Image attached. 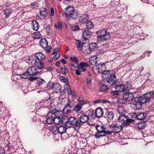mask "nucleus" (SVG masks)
<instances>
[{
    "mask_svg": "<svg viewBox=\"0 0 154 154\" xmlns=\"http://www.w3.org/2000/svg\"><path fill=\"white\" fill-rule=\"evenodd\" d=\"M117 111L120 115L121 114H123L125 112V110L123 107L119 106L117 108Z\"/></svg>",
    "mask_w": 154,
    "mask_h": 154,
    "instance_id": "a18cd8bd",
    "label": "nucleus"
},
{
    "mask_svg": "<svg viewBox=\"0 0 154 154\" xmlns=\"http://www.w3.org/2000/svg\"><path fill=\"white\" fill-rule=\"evenodd\" d=\"M98 48L97 45L96 43H91L89 45V49L90 51H94Z\"/></svg>",
    "mask_w": 154,
    "mask_h": 154,
    "instance_id": "a878e982",
    "label": "nucleus"
},
{
    "mask_svg": "<svg viewBox=\"0 0 154 154\" xmlns=\"http://www.w3.org/2000/svg\"><path fill=\"white\" fill-rule=\"evenodd\" d=\"M127 92L126 91V93H125L123 95L124 100L128 101L131 100L132 101L134 100L135 97H134L133 94L132 93Z\"/></svg>",
    "mask_w": 154,
    "mask_h": 154,
    "instance_id": "dca6fc26",
    "label": "nucleus"
},
{
    "mask_svg": "<svg viewBox=\"0 0 154 154\" xmlns=\"http://www.w3.org/2000/svg\"><path fill=\"white\" fill-rule=\"evenodd\" d=\"M119 91L116 90V91H112L111 92V94L113 95H119Z\"/></svg>",
    "mask_w": 154,
    "mask_h": 154,
    "instance_id": "6e6d98bb",
    "label": "nucleus"
},
{
    "mask_svg": "<svg viewBox=\"0 0 154 154\" xmlns=\"http://www.w3.org/2000/svg\"><path fill=\"white\" fill-rule=\"evenodd\" d=\"M39 43L41 47L44 48H46L48 47V42L45 39H41Z\"/></svg>",
    "mask_w": 154,
    "mask_h": 154,
    "instance_id": "393cba45",
    "label": "nucleus"
},
{
    "mask_svg": "<svg viewBox=\"0 0 154 154\" xmlns=\"http://www.w3.org/2000/svg\"><path fill=\"white\" fill-rule=\"evenodd\" d=\"M26 61L27 63H28L29 64H31L32 66H30V67H34V66L37 65V62L36 60L32 57H29L27 60Z\"/></svg>",
    "mask_w": 154,
    "mask_h": 154,
    "instance_id": "412c9836",
    "label": "nucleus"
},
{
    "mask_svg": "<svg viewBox=\"0 0 154 154\" xmlns=\"http://www.w3.org/2000/svg\"><path fill=\"white\" fill-rule=\"evenodd\" d=\"M60 54L59 53H57L56 55L54 56L53 59L55 60H56L58 59L60 57Z\"/></svg>",
    "mask_w": 154,
    "mask_h": 154,
    "instance_id": "4d7b16f0",
    "label": "nucleus"
},
{
    "mask_svg": "<svg viewBox=\"0 0 154 154\" xmlns=\"http://www.w3.org/2000/svg\"><path fill=\"white\" fill-rule=\"evenodd\" d=\"M50 111L48 113L46 117L45 122L48 125H51L53 123L54 119L55 118L57 115H58L60 113V111L57 109L50 108Z\"/></svg>",
    "mask_w": 154,
    "mask_h": 154,
    "instance_id": "f03ea898",
    "label": "nucleus"
},
{
    "mask_svg": "<svg viewBox=\"0 0 154 154\" xmlns=\"http://www.w3.org/2000/svg\"><path fill=\"white\" fill-rule=\"evenodd\" d=\"M89 119L88 116L85 114L81 115L79 117V121L81 124L88 122Z\"/></svg>",
    "mask_w": 154,
    "mask_h": 154,
    "instance_id": "5701e85b",
    "label": "nucleus"
},
{
    "mask_svg": "<svg viewBox=\"0 0 154 154\" xmlns=\"http://www.w3.org/2000/svg\"><path fill=\"white\" fill-rule=\"evenodd\" d=\"M154 93L152 91H148L143 96L140 97L143 99L144 102L146 103L148 102L150 100L152 97L154 95Z\"/></svg>",
    "mask_w": 154,
    "mask_h": 154,
    "instance_id": "f8f14e48",
    "label": "nucleus"
},
{
    "mask_svg": "<svg viewBox=\"0 0 154 154\" xmlns=\"http://www.w3.org/2000/svg\"><path fill=\"white\" fill-rule=\"evenodd\" d=\"M60 72L59 71V70L58 69H56V71L58 73L64 75L66 74L68 72L67 68H60Z\"/></svg>",
    "mask_w": 154,
    "mask_h": 154,
    "instance_id": "c9c22d12",
    "label": "nucleus"
},
{
    "mask_svg": "<svg viewBox=\"0 0 154 154\" xmlns=\"http://www.w3.org/2000/svg\"><path fill=\"white\" fill-rule=\"evenodd\" d=\"M64 87L65 90L67 92L71 90L70 85L68 82L66 83V84L64 85Z\"/></svg>",
    "mask_w": 154,
    "mask_h": 154,
    "instance_id": "49530a36",
    "label": "nucleus"
},
{
    "mask_svg": "<svg viewBox=\"0 0 154 154\" xmlns=\"http://www.w3.org/2000/svg\"><path fill=\"white\" fill-rule=\"evenodd\" d=\"M36 83L39 86H40L43 84L45 83V82L43 79H40L37 80Z\"/></svg>",
    "mask_w": 154,
    "mask_h": 154,
    "instance_id": "de8ad7c7",
    "label": "nucleus"
},
{
    "mask_svg": "<svg viewBox=\"0 0 154 154\" xmlns=\"http://www.w3.org/2000/svg\"><path fill=\"white\" fill-rule=\"evenodd\" d=\"M93 70H96L98 72L103 73L105 69V68H92Z\"/></svg>",
    "mask_w": 154,
    "mask_h": 154,
    "instance_id": "c03bdc74",
    "label": "nucleus"
},
{
    "mask_svg": "<svg viewBox=\"0 0 154 154\" xmlns=\"http://www.w3.org/2000/svg\"><path fill=\"white\" fill-rule=\"evenodd\" d=\"M58 127L57 126H54L52 127L51 129L52 131L54 132H56L57 131L58 132Z\"/></svg>",
    "mask_w": 154,
    "mask_h": 154,
    "instance_id": "864d4df0",
    "label": "nucleus"
},
{
    "mask_svg": "<svg viewBox=\"0 0 154 154\" xmlns=\"http://www.w3.org/2000/svg\"><path fill=\"white\" fill-rule=\"evenodd\" d=\"M70 60L73 61L75 63L77 64L78 63V60L75 57H71L70 58Z\"/></svg>",
    "mask_w": 154,
    "mask_h": 154,
    "instance_id": "3c124183",
    "label": "nucleus"
},
{
    "mask_svg": "<svg viewBox=\"0 0 154 154\" xmlns=\"http://www.w3.org/2000/svg\"><path fill=\"white\" fill-rule=\"evenodd\" d=\"M99 90L100 92H104L109 90L108 86L103 84L102 82L98 84Z\"/></svg>",
    "mask_w": 154,
    "mask_h": 154,
    "instance_id": "4be33fe9",
    "label": "nucleus"
},
{
    "mask_svg": "<svg viewBox=\"0 0 154 154\" xmlns=\"http://www.w3.org/2000/svg\"><path fill=\"white\" fill-rule=\"evenodd\" d=\"M98 35L97 40L100 42H104L110 38L109 33L106 32V29H102L97 31Z\"/></svg>",
    "mask_w": 154,
    "mask_h": 154,
    "instance_id": "20e7f679",
    "label": "nucleus"
},
{
    "mask_svg": "<svg viewBox=\"0 0 154 154\" xmlns=\"http://www.w3.org/2000/svg\"><path fill=\"white\" fill-rule=\"evenodd\" d=\"M87 28L88 29H90L93 28L94 25L91 21H88L86 23Z\"/></svg>",
    "mask_w": 154,
    "mask_h": 154,
    "instance_id": "ea45409f",
    "label": "nucleus"
},
{
    "mask_svg": "<svg viewBox=\"0 0 154 154\" xmlns=\"http://www.w3.org/2000/svg\"><path fill=\"white\" fill-rule=\"evenodd\" d=\"M145 103L140 97H136L131 101V106L134 109H140L142 106V104Z\"/></svg>",
    "mask_w": 154,
    "mask_h": 154,
    "instance_id": "39448f33",
    "label": "nucleus"
},
{
    "mask_svg": "<svg viewBox=\"0 0 154 154\" xmlns=\"http://www.w3.org/2000/svg\"><path fill=\"white\" fill-rule=\"evenodd\" d=\"M58 132L62 134L65 132L66 130V128L63 125H61L58 127Z\"/></svg>",
    "mask_w": 154,
    "mask_h": 154,
    "instance_id": "72a5a7b5",
    "label": "nucleus"
},
{
    "mask_svg": "<svg viewBox=\"0 0 154 154\" xmlns=\"http://www.w3.org/2000/svg\"><path fill=\"white\" fill-rule=\"evenodd\" d=\"M43 68H29L25 72L20 75L21 78L26 79L29 78L30 75L37 76L41 72V69Z\"/></svg>",
    "mask_w": 154,
    "mask_h": 154,
    "instance_id": "f257e3e1",
    "label": "nucleus"
},
{
    "mask_svg": "<svg viewBox=\"0 0 154 154\" xmlns=\"http://www.w3.org/2000/svg\"><path fill=\"white\" fill-rule=\"evenodd\" d=\"M96 128L97 131L95 133L94 136L96 138H100L106 134L110 135L112 133V131L106 130L103 125H97L96 126Z\"/></svg>",
    "mask_w": 154,
    "mask_h": 154,
    "instance_id": "7ed1b4c3",
    "label": "nucleus"
},
{
    "mask_svg": "<svg viewBox=\"0 0 154 154\" xmlns=\"http://www.w3.org/2000/svg\"><path fill=\"white\" fill-rule=\"evenodd\" d=\"M146 114L144 112H140L137 115L136 117L139 120H142L145 119Z\"/></svg>",
    "mask_w": 154,
    "mask_h": 154,
    "instance_id": "c85d7f7f",
    "label": "nucleus"
},
{
    "mask_svg": "<svg viewBox=\"0 0 154 154\" xmlns=\"http://www.w3.org/2000/svg\"><path fill=\"white\" fill-rule=\"evenodd\" d=\"M58 115H56L55 118L54 119L53 123H54L56 125H59L61 124L63 122L60 117Z\"/></svg>",
    "mask_w": 154,
    "mask_h": 154,
    "instance_id": "bb28decb",
    "label": "nucleus"
},
{
    "mask_svg": "<svg viewBox=\"0 0 154 154\" xmlns=\"http://www.w3.org/2000/svg\"><path fill=\"white\" fill-rule=\"evenodd\" d=\"M72 106L71 104L69 103L66 104L63 107V111L68 112L70 110Z\"/></svg>",
    "mask_w": 154,
    "mask_h": 154,
    "instance_id": "2f4dec72",
    "label": "nucleus"
},
{
    "mask_svg": "<svg viewBox=\"0 0 154 154\" xmlns=\"http://www.w3.org/2000/svg\"><path fill=\"white\" fill-rule=\"evenodd\" d=\"M37 79V78L36 77H29V80L30 81H33L34 80H36V79Z\"/></svg>",
    "mask_w": 154,
    "mask_h": 154,
    "instance_id": "0e129e2a",
    "label": "nucleus"
},
{
    "mask_svg": "<svg viewBox=\"0 0 154 154\" xmlns=\"http://www.w3.org/2000/svg\"><path fill=\"white\" fill-rule=\"evenodd\" d=\"M137 127L140 129L144 128L145 127V123L143 122H141L137 124Z\"/></svg>",
    "mask_w": 154,
    "mask_h": 154,
    "instance_id": "a19ab883",
    "label": "nucleus"
},
{
    "mask_svg": "<svg viewBox=\"0 0 154 154\" xmlns=\"http://www.w3.org/2000/svg\"><path fill=\"white\" fill-rule=\"evenodd\" d=\"M59 51L60 49L58 48L54 49V51L52 54H54L59 52Z\"/></svg>",
    "mask_w": 154,
    "mask_h": 154,
    "instance_id": "13d9d810",
    "label": "nucleus"
},
{
    "mask_svg": "<svg viewBox=\"0 0 154 154\" xmlns=\"http://www.w3.org/2000/svg\"><path fill=\"white\" fill-rule=\"evenodd\" d=\"M40 14L43 17H46L47 15V10L45 8H42L40 10Z\"/></svg>",
    "mask_w": 154,
    "mask_h": 154,
    "instance_id": "e433bc0d",
    "label": "nucleus"
},
{
    "mask_svg": "<svg viewBox=\"0 0 154 154\" xmlns=\"http://www.w3.org/2000/svg\"><path fill=\"white\" fill-rule=\"evenodd\" d=\"M86 70V68H78L75 70V73L77 75H80L81 72H83Z\"/></svg>",
    "mask_w": 154,
    "mask_h": 154,
    "instance_id": "79ce46f5",
    "label": "nucleus"
},
{
    "mask_svg": "<svg viewBox=\"0 0 154 154\" xmlns=\"http://www.w3.org/2000/svg\"><path fill=\"white\" fill-rule=\"evenodd\" d=\"M51 49V47L48 48V49L45 50V52L47 53H49L50 52V51Z\"/></svg>",
    "mask_w": 154,
    "mask_h": 154,
    "instance_id": "774afa93",
    "label": "nucleus"
},
{
    "mask_svg": "<svg viewBox=\"0 0 154 154\" xmlns=\"http://www.w3.org/2000/svg\"><path fill=\"white\" fill-rule=\"evenodd\" d=\"M50 100H45L42 101L40 102V105L43 107H48L50 110V108H52L53 109H57L54 104Z\"/></svg>",
    "mask_w": 154,
    "mask_h": 154,
    "instance_id": "9d476101",
    "label": "nucleus"
},
{
    "mask_svg": "<svg viewBox=\"0 0 154 154\" xmlns=\"http://www.w3.org/2000/svg\"><path fill=\"white\" fill-rule=\"evenodd\" d=\"M36 66L38 67H44V65L43 62L41 60H39V61L37 64Z\"/></svg>",
    "mask_w": 154,
    "mask_h": 154,
    "instance_id": "09e8293b",
    "label": "nucleus"
},
{
    "mask_svg": "<svg viewBox=\"0 0 154 154\" xmlns=\"http://www.w3.org/2000/svg\"><path fill=\"white\" fill-rule=\"evenodd\" d=\"M97 57L96 56L91 57L89 61V63L91 64L93 66H96V67H106V65L108 62H106L105 63H100L99 64H97Z\"/></svg>",
    "mask_w": 154,
    "mask_h": 154,
    "instance_id": "1a4fd4ad",
    "label": "nucleus"
},
{
    "mask_svg": "<svg viewBox=\"0 0 154 154\" xmlns=\"http://www.w3.org/2000/svg\"><path fill=\"white\" fill-rule=\"evenodd\" d=\"M35 57L38 60H41L45 58V56L41 52L36 53L35 54Z\"/></svg>",
    "mask_w": 154,
    "mask_h": 154,
    "instance_id": "7c9ffc66",
    "label": "nucleus"
},
{
    "mask_svg": "<svg viewBox=\"0 0 154 154\" xmlns=\"http://www.w3.org/2000/svg\"><path fill=\"white\" fill-rule=\"evenodd\" d=\"M12 12V10L11 9L7 8L4 10V14H5L6 17H8L11 15Z\"/></svg>",
    "mask_w": 154,
    "mask_h": 154,
    "instance_id": "f704fd0d",
    "label": "nucleus"
},
{
    "mask_svg": "<svg viewBox=\"0 0 154 154\" xmlns=\"http://www.w3.org/2000/svg\"><path fill=\"white\" fill-rule=\"evenodd\" d=\"M79 29V28L78 25H76L74 26H72V30L76 31L78 30Z\"/></svg>",
    "mask_w": 154,
    "mask_h": 154,
    "instance_id": "5fc2aeb1",
    "label": "nucleus"
},
{
    "mask_svg": "<svg viewBox=\"0 0 154 154\" xmlns=\"http://www.w3.org/2000/svg\"><path fill=\"white\" fill-rule=\"evenodd\" d=\"M101 102V100L100 99H98L97 100L94 101L93 103L94 104H96L99 103Z\"/></svg>",
    "mask_w": 154,
    "mask_h": 154,
    "instance_id": "680f3d73",
    "label": "nucleus"
},
{
    "mask_svg": "<svg viewBox=\"0 0 154 154\" xmlns=\"http://www.w3.org/2000/svg\"><path fill=\"white\" fill-rule=\"evenodd\" d=\"M75 118L73 117H70L68 118L67 120L65 122V125L68 128L72 126L73 123L75 122Z\"/></svg>",
    "mask_w": 154,
    "mask_h": 154,
    "instance_id": "a211bd4d",
    "label": "nucleus"
},
{
    "mask_svg": "<svg viewBox=\"0 0 154 154\" xmlns=\"http://www.w3.org/2000/svg\"><path fill=\"white\" fill-rule=\"evenodd\" d=\"M78 103L75 105L73 108V110L76 112H79L82 108V105L86 103H88L89 102L87 100H82L81 97H79L78 100Z\"/></svg>",
    "mask_w": 154,
    "mask_h": 154,
    "instance_id": "6e6552de",
    "label": "nucleus"
},
{
    "mask_svg": "<svg viewBox=\"0 0 154 154\" xmlns=\"http://www.w3.org/2000/svg\"><path fill=\"white\" fill-rule=\"evenodd\" d=\"M89 19V16L87 14H84L79 17V21L80 22L84 23H86Z\"/></svg>",
    "mask_w": 154,
    "mask_h": 154,
    "instance_id": "b1692460",
    "label": "nucleus"
},
{
    "mask_svg": "<svg viewBox=\"0 0 154 154\" xmlns=\"http://www.w3.org/2000/svg\"><path fill=\"white\" fill-rule=\"evenodd\" d=\"M75 122L73 123L72 127L74 128H77L79 129L81 127L82 124H81L80 121L79 120H77L76 118Z\"/></svg>",
    "mask_w": 154,
    "mask_h": 154,
    "instance_id": "c756f323",
    "label": "nucleus"
},
{
    "mask_svg": "<svg viewBox=\"0 0 154 154\" xmlns=\"http://www.w3.org/2000/svg\"><path fill=\"white\" fill-rule=\"evenodd\" d=\"M38 3L36 2H34L31 4V6L33 8H35V7L38 6Z\"/></svg>",
    "mask_w": 154,
    "mask_h": 154,
    "instance_id": "bf43d9fd",
    "label": "nucleus"
},
{
    "mask_svg": "<svg viewBox=\"0 0 154 154\" xmlns=\"http://www.w3.org/2000/svg\"><path fill=\"white\" fill-rule=\"evenodd\" d=\"M104 117L108 121L112 120L114 118L115 114L114 112L106 110L105 112Z\"/></svg>",
    "mask_w": 154,
    "mask_h": 154,
    "instance_id": "4468645a",
    "label": "nucleus"
},
{
    "mask_svg": "<svg viewBox=\"0 0 154 154\" xmlns=\"http://www.w3.org/2000/svg\"><path fill=\"white\" fill-rule=\"evenodd\" d=\"M55 27L57 29L61 30L62 29V24L60 23H58L57 25H55Z\"/></svg>",
    "mask_w": 154,
    "mask_h": 154,
    "instance_id": "603ef678",
    "label": "nucleus"
},
{
    "mask_svg": "<svg viewBox=\"0 0 154 154\" xmlns=\"http://www.w3.org/2000/svg\"><path fill=\"white\" fill-rule=\"evenodd\" d=\"M68 95L71 96H72V98H75L76 97L74 91H72L71 89L69 91L67 92Z\"/></svg>",
    "mask_w": 154,
    "mask_h": 154,
    "instance_id": "37998d69",
    "label": "nucleus"
},
{
    "mask_svg": "<svg viewBox=\"0 0 154 154\" xmlns=\"http://www.w3.org/2000/svg\"><path fill=\"white\" fill-rule=\"evenodd\" d=\"M89 64L88 63L81 62L80 63L78 67H88Z\"/></svg>",
    "mask_w": 154,
    "mask_h": 154,
    "instance_id": "58836bf2",
    "label": "nucleus"
},
{
    "mask_svg": "<svg viewBox=\"0 0 154 154\" xmlns=\"http://www.w3.org/2000/svg\"><path fill=\"white\" fill-rule=\"evenodd\" d=\"M32 29L33 30L37 31L39 28V26L36 20H34L32 22Z\"/></svg>",
    "mask_w": 154,
    "mask_h": 154,
    "instance_id": "473e14b6",
    "label": "nucleus"
},
{
    "mask_svg": "<svg viewBox=\"0 0 154 154\" xmlns=\"http://www.w3.org/2000/svg\"><path fill=\"white\" fill-rule=\"evenodd\" d=\"M112 132L113 133H118L120 132L122 128V125L119 124L118 123H112L110 127Z\"/></svg>",
    "mask_w": 154,
    "mask_h": 154,
    "instance_id": "9b49d317",
    "label": "nucleus"
},
{
    "mask_svg": "<svg viewBox=\"0 0 154 154\" xmlns=\"http://www.w3.org/2000/svg\"><path fill=\"white\" fill-rule=\"evenodd\" d=\"M118 120L119 122L122 123V125H128L134 121V120L128 118L127 116H125L123 114H120Z\"/></svg>",
    "mask_w": 154,
    "mask_h": 154,
    "instance_id": "0eeeda50",
    "label": "nucleus"
},
{
    "mask_svg": "<svg viewBox=\"0 0 154 154\" xmlns=\"http://www.w3.org/2000/svg\"><path fill=\"white\" fill-rule=\"evenodd\" d=\"M113 87H115L116 90L117 91L120 92H123V93H126V91H127L128 90L126 89V87L123 85H116L115 84L113 86Z\"/></svg>",
    "mask_w": 154,
    "mask_h": 154,
    "instance_id": "f3484780",
    "label": "nucleus"
},
{
    "mask_svg": "<svg viewBox=\"0 0 154 154\" xmlns=\"http://www.w3.org/2000/svg\"><path fill=\"white\" fill-rule=\"evenodd\" d=\"M65 15L69 19H75L77 16V13L75 11L74 8L71 5H68L66 8Z\"/></svg>",
    "mask_w": 154,
    "mask_h": 154,
    "instance_id": "423d86ee",
    "label": "nucleus"
},
{
    "mask_svg": "<svg viewBox=\"0 0 154 154\" xmlns=\"http://www.w3.org/2000/svg\"><path fill=\"white\" fill-rule=\"evenodd\" d=\"M105 80L107 83L112 86L115 84L117 80L115 75H110L109 77H106Z\"/></svg>",
    "mask_w": 154,
    "mask_h": 154,
    "instance_id": "ddd939ff",
    "label": "nucleus"
},
{
    "mask_svg": "<svg viewBox=\"0 0 154 154\" xmlns=\"http://www.w3.org/2000/svg\"><path fill=\"white\" fill-rule=\"evenodd\" d=\"M60 80L62 82L66 83H68V80L67 79L63 76H61L60 77Z\"/></svg>",
    "mask_w": 154,
    "mask_h": 154,
    "instance_id": "8fccbe9b",
    "label": "nucleus"
},
{
    "mask_svg": "<svg viewBox=\"0 0 154 154\" xmlns=\"http://www.w3.org/2000/svg\"><path fill=\"white\" fill-rule=\"evenodd\" d=\"M51 88L54 92L57 93L58 92H61L62 87L59 83L56 82L52 84L51 85Z\"/></svg>",
    "mask_w": 154,
    "mask_h": 154,
    "instance_id": "2eb2a0df",
    "label": "nucleus"
},
{
    "mask_svg": "<svg viewBox=\"0 0 154 154\" xmlns=\"http://www.w3.org/2000/svg\"><path fill=\"white\" fill-rule=\"evenodd\" d=\"M50 15L52 16H53L54 15V11L53 9L52 8H51Z\"/></svg>",
    "mask_w": 154,
    "mask_h": 154,
    "instance_id": "e2e57ef3",
    "label": "nucleus"
},
{
    "mask_svg": "<svg viewBox=\"0 0 154 154\" xmlns=\"http://www.w3.org/2000/svg\"><path fill=\"white\" fill-rule=\"evenodd\" d=\"M83 43L80 40H77L76 41V45L77 48L79 50L81 51L82 49Z\"/></svg>",
    "mask_w": 154,
    "mask_h": 154,
    "instance_id": "cd10ccee",
    "label": "nucleus"
},
{
    "mask_svg": "<svg viewBox=\"0 0 154 154\" xmlns=\"http://www.w3.org/2000/svg\"><path fill=\"white\" fill-rule=\"evenodd\" d=\"M101 102H102L104 103H111V102L110 101L105 99H103V100H101Z\"/></svg>",
    "mask_w": 154,
    "mask_h": 154,
    "instance_id": "052dcab7",
    "label": "nucleus"
},
{
    "mask_svg": "<svg viewBox=\"0 0 154 154\" xmlns=\"http://www.w3.org/2000/svg\"><path fill=\"white\" fill-rule=\"evenodd\" d=\"M45 30L47 32L49 33L50 31V27L49 25H46L45 26Z\"/></svg>",
    "mask_w": 154,
    "mask_h": 154,
    "instance_id": "69168bd1",
    "label": "nucleus"
},
{
    "mask_svg": "<svg viewBox=\"0 0 154 154\" xmlns=\"http://www.w3.org/2000/svg\"><path fill=\"white\" fill-rule=\"evenodd\" d=\"M91 82H92V80L91 79H87V83L88 85H90L91 83Z\"/></svg>",
    "mask_w": 154,
    "mask_h": 154,
    "instance_id": "338daca9",
    "label": "nucleus"
},
{
    "mask_svg": "<svg viewBox=\"0 0 154 154\" xmlns=\"http://www.w3.org/2000/svg\"><path fill=\"white\" fill-rule=\"evenodd\" d=\"M94 113L95 116L97 118L101 117L103 114V109L100 107L97 108L95 111Z\"/></svg>",
    "mask_w": 154,
    "mask_h": 154,
    "instance_id": "aec40b11",
    "label": "nucleus"
},
{
    "mask_svg": "<svg viewBox=\"0 0 154 154\" xmlns=\"http://www.w3.org/2000/svg\"><path fill=\"white\" fill-rule=\"evenodd\" d=\"M32 36L35 39L39 38L41 37V34L39 32H33L32 34Z\"/></svg>",
    "mask_w": 154,
    "mask_h": 154,
    "instance_id": "4c0bfd02",
    "label": "nucleus"
},
{
    "mask_svg": "<svg viewBox=\"0 0 154 154\" xmlns=\"http://www.w3.org/2000/svg\"><path fill=\"white\" fill-rule=\"evenodd\" d=\"M91 35V33L90 31L88 30H85L83 31L82 37L84 41L88 40Z\"/></svg>",
    "mask_w": 154,
    "mask_h": 154,
    "instance_id": "6ab92c4d",
    "label": "nucleus"
}]
</instances>
